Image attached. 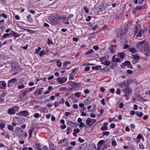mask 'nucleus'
Masks as SVG:
<instances>
[{"label": "nucleus", "instance_id": "de8ad7c7", "mask_svg": "<svg viewBox=\"0 0 150 150\" xmlns=\"http://www.w3.org/2000/svg\"><path fill=\"white\" fill-rule=\"evenodd\" d=\"M64 98L61 99L59 101V103L60 104H62L64 103Z\"/></svg>", "mask_w": 150, "mask_h": 150}, {"label": "nucleus", "instance_id": "393cba45", "mask_svg": "<svg viewBox=\"0 0 150 150\" xmlns=\"http://www.w3.org/2000/svg\"><path fill=\"white\" fill-rule=\"evenodd\" d=\"M129 51L132 53H134L136 52V50L134 48L132 47L130 48Z\"/></svg>", "mask_w": 150, "mask_h": 150}, {"label": "nucleus", "instance_id": "ddd939ff", "mask_svg": "<svg viewBox=\"0 0 150 150\" xmlns=\"http://www.w3.org/2000/svg\"><path fill=\"white\" fill-rule=\"evenodd\" d=\"M19 113L23 115L24 116H27L29 115V113L27 110H23L21 111Z\"/></svg>", "mask_w": 150, "mask_h": 150}, {"label": "nucleus", "instance_id": "b1692460", "mask_svg": "<svg viewBox=\"0 0 150 150\" xmlns=\"http://www.w3.org/2000/svg\"><path fill=\"white\" fill-rule=\"evenodd\" d=\"M135 115L139 117H141L143 115V114L142 112H139L137 111L136 112Z\"/></svg>", "mask_w": 150, "mask_h": 150}, {"label": "nucleus", "instance_id": "2eb2a0df", "mask_svg": "<svg viewBox=\"0 0 150 150\" xmlns=\"http://www.w3.org/2000/svg\"><path fill=\"white\" fill-rule=\"evenodd\" d=\"M97 32H93L92 33H90L89 34L88 39L90 40L91 38H93L96 35Z\"/></svg>", "mask_w": 150, "mask_h": 150}, {"label": "nucleus", "instance_id": "79ce46f5", "mask_svg": "<svg viewBox=\"0 0 150 150\" xmlns=\"http://www.w3.org/2000/svg\"><path fill=\"white\" fill-rule=\"evenodd\" d=\"M104 143V140H101L99 141L98 143V144L99 146L102 145Z\"/></svg>", "mask_w": 150, "mask_h": 150}, {"label": "nucleus", "instance_id": "bb28decb", "mask_svg": "<svg viewBox=\"0 0 150 150\" xmlns=\"http://www.w3.org/2000/svg\"><path fill=\"white\" fill-rule=\"evenodd\" d=\"M71 63L70 62L65 61L63 63V67H66L67 66L68 64H70Z\"/></svg>", "mask_w": 150, "mask_h": 150}, {"label": "nucleus", "instance_id": "20e7f679", "mask_svg": "<svg viewBox=\"0 0 150 150\" xmlns=\"http://www.w3.org/2000/svg\"><path fill=\"white\" fill-rule=\"evenodd\" d=\"M67 80V78L66 77H58L57 79V81L59 84H62L65 83Z\"/></svg>", "mask_w": 150, "mask_h": 150}, {"label": "nucleus", "instance_id": "e2e57ef3", "mask_svg": "<svg viewBox=\"0 0 150 150\" xmlns=\"http://www.w3.org/2000/svg\"><path fill=\"white\" fill-rule=\"evenodd\" d=\"M71 130L70 127H68L67 128V134H68Z\"/></svg>", "mask_w": 150, "mask_h": 150}, {"label": "nucleus", "instance_id": "c85d7f7f", "mask_svg": "<svg viewBox=\"0 0 150 150\" xmlns=\"http://www.w3.org/2000/svg\"><path fill=\"white\" fill-rule=\"evenodd\" d=\"M25 87V86L23 84H21L18 85V89H22L24 88Z\"/></svg>", "mask_w": 150, "mask_h": 150}, {"label": "nucleus", "instance_id": "1a4fd4ad", "mask_svg": "<svg viewBox=\"0 0 150 150\" xmlns=\"http://www.w3.org/2000/svg\"><path fill=\"white\" fill-rule=\"evenodd\" d=\"M6 83L4 81H0V88L1 89L6 88Z\"/></svg>", "mask_w": 150, "mask_h": 150}, {"label": "nucleus", "instance_id": "0e129e2a", "mask_svg": "<svg viewBox=\"0 0 150 150\" xmlns=\"http://www.w3.org/2000/svg\"><path fill=\"white\" fill-rule=\"evenodd\" d=\"M100 90V91L103 93L105 90V88L103 87H101Z\"/></svg>", "mask_w": 150, "mask_h": 150}, {"label": "nucleus", "instance_id": "2f4dec72", "mask_svg": "<svg viewBox=\"0 0 150 150\" xmlns=\"http://www.w3.org/2000/svg\"><path fill=\"white\" fill-rule=\"evenodd\" d=\"M62 63L59 61H57V65L59 67H60L62 65Z\"/></svg>", "mask_w": 150, "mask_h": 150}, {"label": "nucleus", "instance_id": "39448f33", "mask_svg": "<svg viewBox=\"0 0 150 150\" xmlns=\"http://www.w3.org/2000/svg\"><path fill=\"white\" fill-rule=\"evenodd\" d=\"M142 52H144V55L146 57H149L150 55V50L149 49L148 46H147L144 49V50H143L142 51Z\"/></svg>", "mask_w": 150, "mask_h": 150}, {"label": "nucleus", "instance_id": "338daca9", "mask_svg": "<svg viewBox=\"0 0 150 150\" xmlns=\"http://www.w3.org/2000/svg\"><path fill=\"white\" fill-rule=\"evenodd\" d=\"M47 42L48 44H53L52 41L50 40L49 39H48L47 40Z\"/></svg>", "mask_w": 150, "mask_h": 150}, {"label": "nucleus", "instance_id": "3c124183", "mask_svg": "<svg viewBox=\"0 0 150 150\" xmlns=\"http://www.w3.org/2000/svg\"><path fill=\"white\" fill-rule=\"evenodd\" d=\"M91 123H92V124L91 125V126L93 125L96 122V120L95 119H91Z\"/></svg>", "mask_w": 150, "mask_h": 150}, {"label": "nucleus", "instance_id": "4be33fe9", "mask_svg": "<svg viewBox=\"0 0 150 150\" xmlns=\"http://www.w3.org/2000/svg\"><path fill=\"white\" fill-rule=\"evenodd\" d=\"M86 124L88 126L91 125V121L90 118H88L86 120Z\"/></svg>", "mask_w": 150, "mask_h": 150}, {"label": "nucleus", "instance_id": "a211bd4d", "mask_svg": "<svg viewBox=\"0 0 150 150\" xmlns=\"http://www.w3.org/2000/svg\"><path fill=\"white\" fill-rule=\"evenodd\" d=\"M116 47V45H112L111 47L110 48V52L112 53H114V48L115 49Z\"/></svg>", "mask_w": 150, "mask_h": 150}, {"label": "nucleus", "instance_id": "a19ab883", "mask_svg": "<svg viewBox=\"0 0 150 150\" xmlns=\"http://www.w3.org/2000/svg\"><path fill=\"white\" fill-rule=\"evenodd\" d=\"M83 9L85 10V12L86 13H88L89 12V10L87 8L86 6H85L83 8Z\"/></svg>", "mask_w": 150, "mask_h": 150}, {"label": "nucleus", "instance_id": "f704fd0d", "mask_svg": "<svg viewBox=\"0 0 150 150\" xmlns=\"http://www.w3.org/2000/svg\"><path fill=\"white\" fill-rule=\"evenodd\" d=\"M8 128L9 130L11 131H12L14 129L13 127L11 125H8Z\"/></svg>", "mask_w": 150, "mask_h": 150}, {"label": "nucleus", "instance_id": "ea45409f", "mask_svg": "<svg viewBox=\"0 0 150 150\" xmlns=\"http://www.w3.org/2000/svg\"><path fill=\"white\" fill-rule=\"evenodd\" d=\"M81 94V92H78L75 93V96L77 97H79L80 96Z\"/></svg>", "mask_w": 150, "mask_h": 150}, {"label": "nucleus", "instance_id": "cd10ccee", "mask_svg": "<svg viewBox=\"0 0 150 150\" xmlns=\"http://www.w3.org/2000/svg\"><path fill=\"white\" fill-rule=\"evenodd\" d=\"M5 125V124L4 122H1L0 124V128L3 129Z\"/></svg>", "mask_w": 150, "mask_h": 150}, {"label": "nucleus", "instance_id": "09e8293b", "mask_svg": "<svg viewBox=\"0 0 150 150\" xmlns=\"http://www.w3.org/2000/svg\"><path fill=\"white\" fill-rule=\"evenodd\" d=\"M9 34L7 33L4 34L2 36V37L4 38H5L6 37L9 36Z\"/></svg>", "mask_w": 150, "mask_h": 150}, {"label": "nucleus", "instance_id": "052dcab7", "mask_svg": "<svg viewBox=\"0 0 150 150\" xmlns=\"http://www.w3.org/2000/svg\"><path fill=\"white\" fill-rule=\"evenodd\" d=\"M142 137L144 139L143 137L141 134H139L137 137V139H140L142 138Z\"/></svg>", "mask_w": 150, "mask_h": 150}, {"label": "nucleus", "instance_id": "f257e3e1", "mask_svg": "<svg viewBox=\"0 0 150 150\" xmlns=\"http://www.w3.org/2000/svg\"><path fill=\"white\" fill-rule=\"evenodd\" d=\"M144 42L145 40L139 42L137 45V48L142 51H143L148 46V45L146 43H144Z\"/></svg>", "mask_w": 150, "mask_h": 150}, {"label": "nucleus", "instance_id": "69168bd1", "mask_svg": "<svg viewBox=\"0 0 150 150\" xmlns=\"http://www.w3.org/2000/svg\"><path fill=\"white\" fill-rule=\"evenodd\" d=\"M101 103L103 105H105L104 98H103L101 100Z\"/></svg>", "mask_w": 150, "mask_h": 150}, {"label": "nucleus", "instance_id": "bf43d9fd", "mask_svg": "<svg viewBox=\"0 0 150 150\" xmlns=\"http://www.w3.org/2000/svg\"><path fill=\"white\" fill-rule=\"evenodd\" d=\"M0 16H2L3 17H4L5 18H7V16L4 13H2L1 14V15H0Z\"/></svg>", "mask_w": 150, "mask_h": 150}, {"label": "nucleus", "instance_id": "c756f323", "mask_svg": "<svg viewBox=\"0 0 150 150\" xmlns=\"http://www.w3.org/2000/svg\"><path fill=\"white\" fill-rule=\"evenodd\" d=\"M35 88V87H32L28 89L27 90L25 91L27 93H28V92H29L31 91H32Z\"/></svg>", "mask_w": 150, "mask_h": 150}, {"label": "nucleus", "instance_id": "473e14b6", "mask_svg": "<svg viewBox=\"0 0 150 150\" xmlns=\"http://www.w3.org/2000/svg\"><path fill=\"white\" fill-rule=\"evenodd\" d=\"M50 150H54V146L52 144H50Z\"/></svg>", "mask_w": 150, "mask_h": 150}, {"label": "nucleus", "instance_id": "f03ea898", "mask_svg": "<svg viewBox=\"0 0 150 150\" xmlns=\"http://www.w3.org/2000/svg\"><path fill=\"white\" fill-rule=\"evenodd\" d=\"M123 91L124 92L125 96H128L130 93L132 92V88L129 86H127L126 87L123 89Z\"/></svg>", "mask_w": 150, "mask_h": 150}, {"label": "nucleus", "instance_id": "aec40b11", "mask_svg": "<svg viewBox=\"0 0 150 150\" xmlns=\"http://www.w3.org/2000/svg\"><path fill=\"white\" fill-rule=\"evenodd\" d=\"M132 56L133 57V58L134 59L137 60V61H136V62H137L138 60H139L140 58L139 56L138 55H132Z\"/></svg>", "mask_w": 150, "mask_h": 150}, {"label": "nucleus", "instance_id": "8fccbe9b", "mask_svg": "<svg viewBox=\"0 0 150 150\" xmlns=\"http://www.w3.org/2000/svg\"><path fill=\"white\" fill-rule=\"evenodd\" d=\"M112 144L114 146H115L117 145V143L115 141H112Z\"/></svg>", "mask_w": 150, "mask_h": 150}, {"label": "nucleus", "instance_id": "72a5a7b5", "mask_svg": "<svg viewBox=\"0 0 150 150\" xmlns=\"http://www.w3.org/2000/svg\"><path fill=\"white\" fill-rule=\"evenodd\" d=\"M119 57L122 59H123L124 57V54L123 53L121 52L119 53Z\"/></svg>", "mask_w": 150, "mask_h": 150}, {"label": "nucleus", "instance_id": "4468645a", "mask_svg": "<svg viewBox=\"0 0 150 150\" xmlns=\"http://www.w3.org/2000/svg\"><path fill=\"white\" fill-rule=\"evenodd\" d=\"M127 27L125 26L122 32L121 33L120 36H122L125 34L127 32Z\"/></svg>", "mask_w": 150, "mask_h": 150}, {"label": "nucleus", "instance_id": "f3484780", "mask_svg": "<svg viewBox=\"0 0 150 150\" xmlns=\"http://www.w3.org/2000/svg\"><path fill=\"white\" fill-rule=\"evenodd\" d=\"M43 89V88H41L37 89V90L35 91V93L34 94H35L36 93L38 92V95H40L41 94L42 92V90Z\"/></svg>", "mask_w": 150, "mask_h": 150}, {"label": "nucleus", "instance_id": "603ef678", "mask_svg": "<svg viewBox=\"0 0 150 150\" xmlns=\"http://www.w3.org/2000/svg\"><path fill=\"white\" fill-rule=\"evenodd\" d=\"M139 147L140 149H143L144 147L142 143H140L139 144Z\"/></svg>", "mask_w": 150, "mask_h": 150}, {"label": "nucleus", "instance_id": "774afa93", "mask_svg": "<svg viewBox=\"0 0 150 150\" xmlns=\"http://www.w3.org/2000/svg\"><path fill=\"white\" fill-rule=\"evenodd\" d=\"M91 17L90 16H88L86 18V20L87 21H89L91 20Z\"/></svg>", "mask_w": 150, "mask_h": 150}, {"label": "nucleus", "instance_id": "864d4df0", "mask_svg": "<svg viewBox=\"0 0 150 150\" xmlns=\"http://www.w3.org/2000/svg\"><path fill=\"white\" fill-rule=\"evenodd\" d=\"M120 92H121L120 90V89L117 88V89L116 92L117 94H118V95L120 94Z\"/></svg>", "mask_w": 150, "mask_h": 150}, {"label": "nucleus", "instance_id": "13d9d810", "mask_svg": "<svg viewBox=\"0 0 150 150\" xmlns=\"http://www.w3.org/2000/svg\"><path fill=\"white\" fill-rule=\"evenodd\" d=\"M71 85H73V86H77V83L71 81L70 82Z\"/></svg>", "mask_w": 150, "mask_h": 150}, {"label": "nucleus", "instance_id": "9b49d317", "mask_svg": "<svg viewBox=\"0 0 150 150\" xmlns=\"http://www.w3.org/2000/svg\"><path fill=\"white\" fill-rule=\"evenodd\" d=\"M91 100V98L89 96L86 98V99L84 100V103L85 104L88 105L90 103Z\"/></svg>", "mask_w": 150, "mask_h": 150}, {"label": "nucleus", "instance_id": "f8f14e48", "mask_svg": "<svg viewBox=\"0 0 150 150\" xmlns=\"http://www.w3.org/2000/svg\"><path fill=\"white\" fill-rule=\"evenodd\" d=\"M108 122L104 123L103 124V126L101 127L100 129L102 131H105L107 130L108 127L107 126L108 125Z\"/></svg>", "mask_w": 150, "mask_h": 150}, {"label": "nucleus", "instance_id": "a878e982", "mask_svg": "<svg viewBox=\"0 0 150 150\" xmlns=\"http://www.w3.org/2000/svg\"><path fill=\"white\" fill-rule=\"evenodd\" d=\"M101 66H93L92 67V69L93 70H98V69L99 68H100Z\"/></svg>", "mask_w": 150, "mask_h": 150}, {"label": "nucleus", "instance_id": "680f3d73", "mask_svg": "<svg viewBox=\"0 0 150 150\" xmlns=\"http://www.w3.org/2000/svg\"><path fill=\"white\" fill-rule=\"evenodd\" d=\"M90 67L88 66H87L84 69V70L86 71H87L89 70L90 69Z\"/></svg>", "mask_w": 150, "mask_h": 150}, {"label": "nucleus", "instance_id": "c03bdc74", "mask_svg": "<svg viewBox=\"0 0 150 150\" xmlns=\"http://www.w3.org/2000/svg\"><path fill=\"white\" fill-rule=\"evenodd\" d=\"M119 107V108H122L124 107V104L123 103H120Z\"/></svg>", "mask_w": 150, "mask_h": 150}, {"label": "nucleus", "instance_id": "6e6d98bb", "mask_svg": "<svg viewBox=\"0 0 150 150\" xmlns=\"http://www.w3.org/2000/svg\"><path fill=\"white\" fill-rule=\"evenodd\" d=\"M93 48L95 50H98L99 49V47L98 46L95 45L93 47Z\"/></svg>", "mask_w": 150, "mask_h": 150}, {"label": "nucleus", "instance_id": "a18cd8bd", "mask_svg": "<svg viewBox=\"0 0 150 150\" xmlns=\"http://www.w3.org/2000/svg\"><path fill=\"white\" fill-rule=\"evenodd\" d=\"M93 49H91L88 51L86 53V54H88L91 53H92L93 52Z\"/></svg>", "mask_w": 150, "mask_h": 150}, {"label": "nucleus", "instance_id": "6ab92c4d", "mask_svg": "<svg viewBox=\"0 0 150 150\" xmlns=\"http://www.w3.org/2000/svg\"><path fill=\"white\" fill-rule=\"evenodd\" d=\"M40 111L43 112L47 113L48 112V110L46 109V108L44 107L40 109Z\"/></svg>", "mask_w": 150, "mask_h": 150}, {"label": "nucleus", "instance_id": "7c9ffc66", "mask_svg": "<svg viewBox=\"0 0 150 150\" xmlns=\"http://www.w3.org/2000/svg\"><path fill=\"white\" fill-rule=\"evenodd\" d=\"M142 30H140L139 31V32L138 34L136 35V36H137V37H140L142 36Z\"/></svg>", "mask_w": 150, "mask_h": 150}, {"label": "nucleus", "instance_id": "9d476101", "mask_svg": "<svg viewBox=\"0 0 150 150\" xmlns=\"http://www.w3.org/2000/svg\"><path fill=\"white\" fill-rule=\"evenodd\" d=\"M7 112L9 114L11 115H13L16 112L15 111V110L13 108H12L9 109L7 110Z\"/></svg>", "mask_w": 150, "mask_h": 150}, {"label": "nucleus", "instance_id": "0eeeda50", "mask_svg": "<svg viewBox=\"0 0 150 150\" xmlns=\"http://www.w3.org/2000/svg\"><path fill=\"white\" fill-rule=\"evenodd\" d=\"M26 93H27L25 91L23 93H20L19 98L21 100H24L26 99Z\"/></svg>", "mask_w": 150, "mask_h": 150}, {"label": "nucleus", "instance_id": "c9c22d12", "mask_svg": "<svg viewBox=\"0 0 150 150\" xmlns=\"http://www.w3.org/2000/svg\"><path fill=\"white\" fill-rule=\"evenodd\" d=\"M45 52V50H42L41 51H40L39 52V55L41 57L43 55H44V52Z\"/></svg>", "mask_w": 150, "mask_h": 150}, {"label": "nucleus", "instance_id": "5701e85b", "mask_svg": "<svg viewBox=\"0 0 150 150\" xmlns=\"http://www.w3.org/2000/svg\"><path fill=\"white\" fill-rule=\"evenodd\" d=\"M101 64L106 66H109L110 64V62L109 61H106L105 62H102Z\"/></svg>", "mask_w": 150, "mask_h": 150}, {"label": "nucleus", "instance_id": "7ed1b4c3", "mask_svg": "<svg viewBox=\"0 0 150 150\" xmlns=\"http://www.w3.org/2000/svg\"><path fill=\"white\" fill-rule=\"evenodd\" d=\"M59 142L60 145L62 146H65L69 144L68 141L66 138L60 140Z\"/></svg>", "mask_w": 150, "mask_h": 150}, {"label": "nucleus", "instance_id": "5fc2aeb1", "mask_svg": "<svg viewBox=\"0 0 150 150\" xmlns=\"http://www.w3.org/2000/svg\"><path fill=\"white\" fill-rule=\"evenodd\" d=\"M109 132L108 131L105 132H103V134L105 135L108 136L109 135Z\"/></svg>", "mask_w": 150, "mask_h": 150}, {"label": "nucleus", "instance_id": "412c9836", "mask_svg": "<svg viewBox=\"0 0 150 150\" xmlns=\"http://www.w3.org/2000/svg\"><path fill=\"white\" fill-rule=\"evenodd\" d=\"M101 70L102 72H107L110 71V69L109 67H105L101 69Z\"/></svg>", "mask_w": 150, "mask_h": 150}, {"label": "nucleus", "instance_id": "58836bf2", "mask_svg": "<svg viewBox=\"0 0 150 150\" xmlns=\"http://www.w3.org/2000/svg\"><path fill=\"white\" fill-rule=\"evenodd\" d=\"M80 131V129L78 128H77L76 129H74L73 130V132L75 133H78Z\"/></svg>", "mask_w": 150, "mask_h": 150}, {"label": "nucleus", "instance_id": "49530a36", "mask_svg": "<svg viewBox=\"0 0 150 150\" xmlns=\"http://www.w3.org/2000/svg\"><path fill=\"white\" fill-rule=\"evenodd\" d=\"M41 49V48L40 47H39L38 49H36V51L35 52V54H37L38 53V52L39 51H40V50Z\"/></svg>", "mask_w": 150, "mask_h": 150}, {"label": "nucleus", "instance_id": "4c0bfd02", "mask_svg": "<svg viewBox=\"0 0 150 150\" xmlns=\"http://www.w3.org/2000/svg\"><path fill=\"white\" fill-rule=\"evenodd\" d=\"M33 129H31L29 131V137L30 138L31 137V136H32V133L33 132Z\"/></svg>", "mask_w": 150, "mask_h": 150}, {"label": "nucleus", "instance_id": "dca6fc26", "mask_svg": "<svg viewBox=\"0 0 150 150\" xmlns=\"http://www.w3.org/2000/svg\"><path fill=\"white\" fill-rule=\"evenodd\" d=\"M122 64L125 66L127 65L128 66H130V68L131 69L132 67V66L131 65V64L130 63V61H125V62L123 63Z\"/></svg>", "mask_w": 150, "mask_h": 150}, {"label": "nucleus", "instance_id": "37998d69", "mask_svg": "<svg viewBox=\"0 0 150 150\" xmlns=\"http://www.w3.org/2000/svg\"><path fill=\"white\" fill-rule=\"evenodd\" d=\"M40 115L38 113H35L34 114V116L36 118H38L39 117Z\"/></svg>", "mask_w": 150, "mask_h": 150}, {"label": "nucleus", "instance_id": "6e6552de", "mask_svg": "<svg viewBox=\"0 0 150 150\" xmlns=\"http://www.w3.org/2000/svg\"><path fill=\"white\" fill-rule=\"evenodd\" d=\"M17 81V80L16 78H14L11 79L8 81V86L9 87L10 86H11L13 83L16 82Z\"/></svg>", "mask_w": 150, "mask_h": 150}, {"label": "nucleus", "instance_id": "e433bc0d", "mask_svg": "<svg viewBox=\"0 0 150 150\" xmlns=\"http://www.w3.org/2000/svg\"><path fill=\"white\" fill-rule=\"evenodd\" d=\"M137 26H135L134 28V35H135L137 34Z\"/></svg>", "mask_w": 150, "mask_h": 150}, {"label": "nucleus", "instance_id": "4d7b16f0", "mask_svg": "<svg viewBox=\"0 0 150 150\" xmlns=\"http://www.w3.org/2000/svg\"><path fill=\"white\" fill-rule=\"evenodd\" d=\"M127 72L129 74H132V71L130 69H128L127 70Z\"/></svg>", "mask_w": 150, "mask_h": 150}, {"label": "nucleus", "instance_id": "423d86ee", "mask_svg": "<svg viewBox=\"0 0 150 150\" xmlns=\"http://www.w3.org/2000/svg\"><path fill=\"white\" fill-rule=\"evenodd\" d=\"M11 67L12 70L14 71H17L19 70L20 69L19 66L15 64H12Z\"/></svg>", "mask_w": 150, "mask_h": 150}]
</instances>
